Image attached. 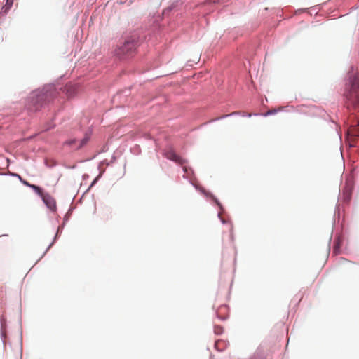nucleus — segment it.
<instances>
[{
  "label": "nucleus",
  "instance_id": "f257e3e1",
  "mask_svg": "<svg viewBox=\"0 0 359 359\" xmlns=\"http://www.w3.org/2000/svg\"><path fill=\"white\" fill-rule=\"evenodd\" d=\"M346 104L348 108L359 111V74H355L349 79L344 93Z\"/></svg>",
  "mask_w": 359,
  "mask_h": 359
},
{
  "label": "nucleus",
  "instance_id": "f03ea898",
  "mask_svg": "<svg viewBox=\"0 0 359 359\" xmlns=\"http://www.w3.org/2000/svg\"><path fill=\"white\" fill-rule=\"evenodd\" d=\"M137 42L135 39H130L126 40L121 47L116 50L118 55H126L132 54L136 49Z\"/></svg>",
  "mask_w": 359,
  "mask_h": 359
},
{
  "label": "nucleus",
  "instance_id": "7ed1b4c3",
  "mask_svg": "<svg viewBox=\"0 0 359 359\" xmlns=\"http://www.w3.org/2000/svg\"><path fill=\"white\" fill-rule=\"evenodd\" d=\"M164 156L169 160H171L176 163L183 165L187 163L185 159L181 158L179 155H177L172 149L168 150L165 152Z\"/></svg>",
  "mask_w": 359,
  "mask_h": 359
},
{
  "label": "nucleus",
  "instance_id": "20e7f679",
  "mask_svg": "<svg viewBox=\"0 0 359 359\" xmlns=\"http://www.w3.org/2000/svg\"><path fill=\"white\" fill-rule=\"evenodd\" d=\"M43 202L51 210H55L56 208V203L55 199L48 194H45L42 197Z\"/></svg>",
  "mask_w": 359,
  "mask_h": 359
},
{
  "label": "nucleus",
  "instance_id": "39448f33",
  "mask_svg": "<svg viewBox=\"0 0 359 359\" xmlns=\"http://www.w3.org/2000/svg\"><path fill=\"white\" fill-rule=\"evenodd\" d=\"M88 141V138L82 139L79 144H77V141L75 139H72L67 140L65 142V144L68 145L69 147H75L76 149H79L82 147L83 145L86 144Z\"/></svg>",
  "mask_w": 359,
  "mask_h": 359
},
{
  "label": "nucleus",
  "instance_id": "423d86ee",
  "mask_svg": "<svg viewBox=\"0 0 359 359\" xmlns=\"http://www.w3.org/2000/svg\"><path fill=\"white\" fill-rule=\"evenodd\" d=\"M44 95L42 93L37 94L36 97H32V102L33 104V107H30L32 110L37 111L39 109V106L37 105V103L39 101H41L43 99Z\"/></svg>",
  "mask_w": 359,
  "mask_h": 359
},
{
  "label": "nucleus",
  "instance_id": "0eeeda50",
  "mask_svg": "<svg viewBox=\"0 0 359 359\" xmlns=\"http://www.w3.org/2000/svg\"><path fill=\"white\" fill-rule=\"evenodd\" d=\"M30 188H32L41 198L45 195V193H43L42 189L36 185L33 184L30 186Z\"/></svg>",
  "mask_w": 359,
  "mask_h": 359
},
{
  "label": "nucleus",
  "instance_id": "6e6552de",
  "mask_svg": "<svg viewBox=\"0 0 359 359\" xmlns=\"http://www.w3.org/2000/svg\"><path fill=\"white\" fill-rule=\"evenodd\" d=\"M13 0H7L6 4V10L8 9L13 4Z\"/></svg>",
  "mask_w": 359,
  "mask_h": 359
},
{
  "label": "nucleus",
  "instance_id": "1a4fd4ad",
  "mask_svg": "<svg viewBox=\"0 0 359 359\" xmlns=\"http://www.w3.org/2000/svg\"><path fill=\"white\" fill-rule=\"evenodd\" d=\"M276 112H277V110H276V109L270 110V111H268L265 114V115H266V116H267V115H270V114H275V113H276Z\"/></svg>",
  "mask_w": 359,
  "mask_h": 359
},
{
  "label": "nucleus",
  "instance_id": "9d476101",
  "mask_svg": "<svg viewBox=\"0 0 359 359\" xmlns=\"http://www.w3.org/2000/svg\"><path fill=\"white\" fill-rule=\"evenodd\" d=\"M20 181L26 186L30 187V186H32V184H29V182H27V181H25V180H22L21 177H20Z\"/></svg>",
  "mask_w": 359,
  "mask_h": 359
},
{
  "label": "nucleus",
  "instance_id": "9b49d317",
  "mask_svg": "<svg viewBox=\"0 0 359 359\" xmlns=\"http://www.w3.org/2000/svg\"><path fill=\"white\" fill-rule=\"evenodd\" d=\"M183 170H184V171L185 172H187V167H186V166H184V167H183Z\"/></svg>",
  "mask_w": 359,
  "mask_h": 359
},
{
  "label": "nucleus",
  "instance_id": "f8f14e48",
  "mask_svg": "<svg viewBox=\"0 0 359 359\" xmlns=\"http://www.w3.org/2000/svg\"><path fill=\"white\" fill-rule=\"evenodd\" d=\"M221 0H214V2H219Z\"/></svg>",
  "mask_w": 359,
  "mask_h": 359
},
{
  "label": "nucleus",
  "instance_id": "ddd939ff",
  "mask_svg": "<svg viewBox=\"0 0 359 359\" xmlns=\"http://www.w3.org/2000/svg\"><path fill=\"white\" fill-rule=\"evenodd\" d=\"M41 101H39L38 103H37V105L40 107H41V104H39V103Z\"/></svg>",
  "mask_w": 359,
  "mask_h": 359
}]
</instances>
